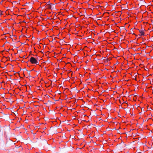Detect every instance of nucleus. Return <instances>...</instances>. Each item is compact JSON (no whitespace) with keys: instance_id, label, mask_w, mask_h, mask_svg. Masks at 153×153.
<instances>
[{"instance_id":"nucleus-1","label":"nucleus","mask_w":153,"mask_h":153,"mask_svg":"<svg viewBox=\"0 0 153 153\" xmlns=\"http://www.w3.org/2000/svg\"><path fill=\"white\" fill-rule=\"evenodd\" d=\"M29 61L31 64H38L39 63L38 60L36 59L33 57H31Z\"/></svg>"},{"instance_id":"nucleus-2","label":"nucleus","mask_w":153,"mask_h":153,"mask_svg":"<svg viewBox=\"0 0 153 153\" xmlns=\"http://www.w3.org/2000/svg\"><path fill=\"white\" fill-rule=\"evenodd\" d=\"M139 32H140V34H139V35L140 36H143L144 35V31L143 30H139Z\"/></svg>"},{"instance_id":"nucleus-3","label":"nucleus","mask_w":153,"mask_h":153,"mask_svg":"<svg viewBox=\"0 0 153 153\" xmlns=\"http://www.w3.org/2000/svg\"><path fill=\"white\" fill-rule=\"evenodd\" d=\"M2 14V12L1 11H0V16Z\"/></svg>"}]
</instances>
